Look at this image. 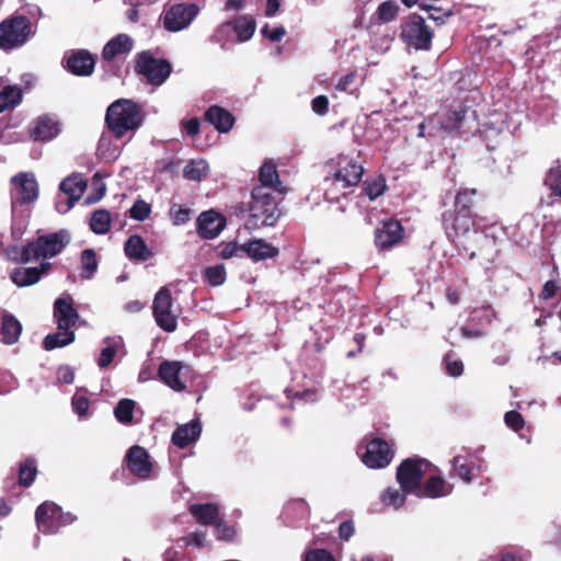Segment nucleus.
Masks as SVG:
<instances>
[{"label":"nucleus","mask_w":561,"mask_h":561,"mask_svg":"<svg viewBox=\"0 0 561 561\" xmlns=\"http://www.w3.org/2000/svg\"><path fill=\"white\" fill-rule=\"evenodd\" d=\"M476 190H461L458 192L455 198V209L466 213H471L470 207L472 205Z\"/></svg>","instance_id":"obj_48"},{"label":"nucleus","mask_w":561,"mask_h":561,"mask_svg":"<svg viewBox=\"0 0 561 561\" xmlns=\"http://www.w3.org/2000/svg\"><path fill=\"white\" fill-rule=\"evenodd\" d=\"M160 380L174 391L186 388L191 368L178 360H163L158 369Z\"/></svg>","instance_id":"obj_12"},{"label":"nucleus","mask_w":561,"mask_h":561,"mask_svg":"<svg viewBox=\"0 0 561 561\" xmlns=\"http://www.w3.org/2000/svg\"><path fill=\"white\" fill-rule=\"evenodd\" d=\"M182 167V160L179 158H172L163 163L160 169L161 173H178Z\"/></svg>","instance_id":"obj_64"},{"label":"nucleus","mask_w":561,"mask_h":561,"mask_svg":"<svg viewBox=\"0 0 561 561\" xmlns=\"http://www.w3.org/2000/svg\"><path fill=\"white\" fill-rule=\"evenodd\" d=\"M232 32L237 34L239 42L249 41L256 27L255 20L249 15H240L230 21Z\"/></svg>","instance_id":"obj_34"},{"label":"nucleus","mask_w":561,"mask_h":561,"mask_svg":"<svg viewBox=\"0 0 561 561\" xmlns=\"http://www.w3.org/2000/svg\"><path fill=\"white\" fill-rule=\"evenodd\" d=\"M201 128V123L197 117H192L185 122H183V129L185 130L187 136L194 137L198 134Z\"/></svg>","instance_id":"obj_62"},{"label":"nucleus","mask_w":561,"mask_h":561,"mask_svg":"<svg viewBox=\"0 0 561 561\" xmlns=\"http://www.w3.org/2000/svg\"><path fill=\"white\" fill-rule=\"evenodd\" d=\"M88 187L84 178H64L59 184V194L55 207L59 214L68 213Z\"/></svg>","instance_id":"obj_10"},{"label":"nucleus","mask_w":561,"mask_h":561,"mask_svg":"<svg viewBox=\"0 0 561 561\" xmlns=\"http://www.w3.org/2000/svg\"><path fill=\"white\" fill-rule=\"evenodd\" d=\"M134 47V41L125 33H121L110 39L103 47L102 58L112 61L121 55L128 54Z\"/></svg>","instance_id":"obj_25"},{"label":"nucleus","mask_w":561,"mask_h":561,"mask_svg":"<svg viewBox=\"0 0 561 561\" xmlns=\"http://www.w3.org/2000/svg\"><path fill=\"white\" fill-rule=\"evenodd\" d=\"M144 122L141 106L129 99H118L106 110L105 124L116 139L136 131Z\"/></svg>","instance_id":"obj_2"},{"label":"nucleus","mask_w":561,"mask_h":561,"mask_svg":"<svg viewBox=\"0 0 561 561\" xmlns=\"http://www.w3.org/2000/svg\"><path fill=\"white\" fill-rule=\"evenodd\" d=\"M49 267L48 263H43L37 267H16L10 273L11 280L19 287L30 286L37 283L41 275Z\"/></svg>","instance_id":"obj_30"},{"label":"nucleus","mask_w":561,"mask_h":561,"mask_svg":"<svg viewBox=\"0 0 561 561\" xmlns=\"http://www.w3.org/2000/svg\"><path fill=\"white\" fill-rule=\"evenodd\" d=\"M456 476L465 483H470L486 468L478 453H465L457 455L451 460Z\"/></svg>","instance_id":"obj_13"},{"label":"nucleus","mask_w":561,"mask_h":561,"mask_svg":"<svg viewBox=\"0 0 561 561\" xmlns=\"http://www.w3.org/2000/svg\"><path fill=\"white\" fill-rule=\"evenodd\" d=\"M335 171L333 175H364L365 169L358 154H339L334 160Z\"/></svg>","instance_id":"obj_28"},{"label":"nucleus","mask_w":561,"mask_h":561,"mask_svg":"<svg viewBox=\"0 0 561 561\" xmlns=\"http://www.w3.org/2000/svg\"><path fill=\"white\" fill-rule=\"evenodd\" d=\"M477 118V113L469 106L459 105L457 108H449L443 116L442 128L445 130L470 129L468 119Z\"/></svg>","instance_id":"obj_19"},{"label":"nucleus","mask_w":561,"mask_h":561,"mask_svg":"<svg viewBox=\"0 0 561 561\" xmlns=\"http://www.w3.org/2000/svg\"><path fill=\"white\" fill-rule=\"evenodd\" d=\"M37 473L36 465L33 459H26L20 468L19 481L20 484L28 486L34 481Z\"/></svg>","instance_id":"obj_45"},{"label":"nucleus","mask_w":561,"mask_h":561,"mask_svg":"<svg viewBox=\"0 0 561 561\" xmlns=\"http://www.w3.org/2000/svg\"><path fill=\"white\" fill-rule=\"evenodd\" d=\"M125 253L130 260L137 261H146L152 255L145 240L138 234L128 238L125 243Z\"/></svg>","instance_id":"obj_33"},{"label":"nucleus","mask_w":561,"mask_h":561,"mask_svg":"<svg viewBox=\"0 0 561 561\" xmlns=\"http://www.w3.org/2000/svg\"><path fill=\"white\" fill-rule=\"evenodd\" d=\"M408 493L409 492L403 491V489L401 486H399V488L390 486L381 493L380 500L385 505L390 506L394 510H398L403 506V504L405 502V495Z\"/></svg>","instance_id":"obj_39"},{"label":"nucleus","mask_w":561,"mask_h":561,"mask_svg":"<svg viewBox=\"0 0 561 561\" xmlns=\"http://www.w3.org/2000/svg\"><path fill=\"white\" fill-rule=\"evenodd\" d=\"M134 408L135 402L133 400L122 399L117 403L114 414L121 423H129L133 419Z\"/></svg>","instance_id":"obj_44"},{"label":"nucleus","mask_w":561,"mask_h":561,"mask_svg":"<svg viewBox=\"0 0 561 561\" xmlns=\"http://www.w3.org/2000/svg\"><path fill=\"white\" fill-rule=\"evenodd\" d=\"M453 492V485L448 483L438 472L431 471L424 479V484L421 485L416 493L417 497H444Z\"/></svg>","instance_id":"obj_18"},{"label":"nucleus","mask_w":561,"mask_h":561,"mask_svg":"<svg viewBox=\"0 0 561 561\" xmlns=\"http://www.w3.org/2000/svg\"><path fill=\"white\" fill-rule=\"evenodd\" d=\"M403 233L401 224L397 220H386L376 229L375 243L379 249H389L397 244Z\"/></svg>","instance_id":"obj_22"},{"label":"nucleus","mask_w":561,"mask_h":561,"mask_svg":"<svg viewBox=\"0 0 561 561\" xmlns=\"http://www.w3.org/2000/svg\"><path fill=\"white\" fill-rule=\"evenodd\" d=\"M135 71L144 77L147 83L159 87L172 72L171 64L164 58H156L150 51L144 50L136 57Z\"/></svg>","instance_id":"obj_6"},{"label":"nucleus","mask_w":561,"mask_h":561,"mask_svg":"<svg viewBox=\"0 0 561 561\" xmlns=\"http://www.w3.org/2000/svg\"><path fill=\"white\" fill-rule=\"evenodd\" d=\"M400 8L394 0H387L381 2L376 11V16L379 23H389L393 21Z\"/></svg>","instance_id":"obj_40"},{"label":"nucleus","mask_w":561,"mask_h":561,"mask_svg":"<svg viewBox=\"0 0 561 561\" xmlns=\"http://www.w3.org/2000/svg\"><path fill=\"white\" fill-rule=\"evenodd\" d=\"M112 216L106 209H98L92 213L90 218V228L96 234H105L110 231Z\"/></svg>","instance_id":"obj_38"},{"label":"nucleus","mask_w":561,"mask_h":561,"mask_svg":"<svg viewBox=\"0 0 561 561\" xmlns=\"http://www.w3.org/2000/svg\"><path fill=\"white\" fill-rule=\"evenodd\" d=\"M103 348L98 358V366L106 368L117 355H124V342L121 336L106 337L103 341Z\"/></svg>","instance_id":"obj_31"},{"label":"nucleus","mask_w":561,"mask_h":561,"mask_svg":"<svg viewBox=\"0 0 561 561\" xmlns=\"http://www.w3.org/2000/svg\"><path fill=\"white\" fill-rule=\"evenodd\" d=\"M401 39L416 50H428L432 46L433 32L419 14H412L401 26Z\"/></svg>","instance_id":"obj_8"},{"label":"nucleus","mask_w":561,"mask_h":561,"mask_svg":"<svg viewBox=\"0 0 561 561\" xmlns=\"http://www.w3.org/2000/svg\"><path fill=\"white\" fill-rule=\"evenodd\" d=\"M69 243V234L61 230L39 237L36 241L19 249H12L9 253L12 260L30 262L33 260L50 259L59 254Z\"/></svg>","instance_id":"obj_3"},{"label":"nucleus","mask_w":561,"mask_h":561,"mask_svg":"<svg viewBox=\"0 0 561 561\" xmlns=\"http://www.w3.org/2000/svg\"><path fill=\"white\" fill-rule=\"evenodd\" d=\"M257 175H278L277 163L273 159H266L260 167Z\"/></svg>","instance_id":"obj_63"},{"label":"nucleus","mask_w":561,"mask_h":561,"mask_svg":"<svg viewBox=\"0 0 561 561\" xmlns=\"http://www.w3.org/2000/svg\"><path fill=\"white\" fill-rule=\"evenodd\" d=\"M72 409L80 417H85L89 411V400L84 393L77 391L72 397Z\"/></svg>","instance_id":"obj_51"},{"label":"nucleus","mask_w":561,"mask_h":561,"mask_svg":"<svg viewBox=\"0 0 561 561\" xmlns=\"http://www.w3.org/2000/svg\"><path fill=\"white\" fill-rule=\"evenodd\" d=\"M215 531H216V537L219 540L230 541L236 536L234 528L229 526L226 522L220 520V519L216 523Z\"/></svg>","instance_id":"obj_54"},{"label":"nucleus","mask_w":561,"mask_h":561,"mask_svg":"<svg viewBox=\"0 0 561 561\" xmlns=\"http://www.w3.org/2000/svg\"><path fill=\"white\" fill-rule=\"evenodd\" d=\"M98 270V260L95 252L87 249L81 254V274L83 279H90Z\"/></svg>","instance_id":"obj_41"},{"label":"nucleus","mask_w":561,"mask_h":561,"mask_svg":"<svg viewBox=\"0 0 561 561\" xmlns=\"http://www.w3.org/2000/svg\"><path fill=\"white\" fill-rule=\"evenodd\" d=\"M95 67L94 56L85 50H71L65 58V68L78 77H88L93 73Z\"/></svg>","instance_id":"obj_16"},{"label":"nucleus","mask_w":561,"mask_h":561,"mask_svg":"<svg viewBox=\"0 0 561 561\" xmlns=\"http://www.w3.org/2000/svg\"><path fill=\"white\" fill-rule=\"evenodd\" d=\"M232 27L230 21L220 24L210 36V42L219 44L221 48H226L230 42Z\"/></svg>","instance_id":"obj_47"},{"label":"nucleus","mask_w":561,"mask_h":561,"mask_svg":"<svg viewBox=\"0 0 561 561\" xmlns=\"http://www.w3.org/2000/svg\"><path fill=\"white\" fill-rule=\"evenodd\" d=\"M57 379L62 383H72L75 380V371L69 366H60L57 370Z\"/></svg>","instance_id":"obj_61"},{"label":"nucleus","mask_w":561,"mask_h":561,"mask_svg":"<svg viewBox=\"0 0 561 561\" xmlns=\"http://www.w3.org/2000/svg\"><path fill=\"white\" fill-rule=\"evenodd\" d=\"M170 216L174 225H183L190 220L191 210L188 208H183L181 206L173 205L170 209Z\"/></svg>","instance_id":"obj_53"},{"label":"nucleus","mask_w":561,"mask_h":561,"mask_svg":"<svg viewBox=\"0 0 561 561\" xmlns=\"http://www.w3.org/2000/svg\"><path fill=\"white\" fill-rule=\"evenodd\" d=\"M60 131L59 123L50 116H39L30 129L31 136L35 140L48 141L55 138Z\"/></svg>","instance_id":"obj_26"},{"label":"nucleus","mask_w":561,"mask_h":561,"mask_svg":"<svg viewBox=\"0 0 561 561\" xmlns=\"http://www.w3.org/2000/svg\"><path fill=\"white\" fill-rule=\"evenodd\" d=\"M153 316L157 324L167 332H173L178 324V311L173 308L171 295L161 288L153 300Z\"/></svg>","instance_id":"obj_11"},{"label":"nucleus","mask_w":561,"mask_h":561,"mask_svg":"<svg viewBox=\"0 0 561 561\" xmlns=\"http://www.w3.org/2000/svg\"><path fill=\"white\" fill-rule=\"evenodd\" d=\"M21 332L22 325L19 320L5 310H0V340L5 344H13L19 340Z\"/></svg>","instance_id":"obj_27"},{"label":"nucleus","mask_w":561,"mask_h":561,"mask_svg":"<svg viewBox=\"0 0 561 561\" xmlns=\"http://www.w3.org/2000/svg\"><path fill=\"white\" fill-rule=\"evenodd\" d=\"M202 432L199 421L193 420L187 424H184L173 433L172 442L180 448L186 447L188 444L198 438Z\"/></svg>","instance_id":"obj_32"},{"label":"nucleus","mask_w":561,"mask_h":561,"mask_svg":"<svg viewBox=\"0 0 561 561\" xmlns=\"http://www.w3.org/2000/svg\"><path fill=\"white\" fill-rule=\"evenodd\" d=\"M199 7L195 3H175L164 11L163 26L167 31L179 32L186 28L197 16Z\"/></svg>","instance_id":"obj_9"},{"label":"nucleus","mask_w":561,"mask_h":561,"mask_svg":"<svg viewBox=\"0 0 561 561\" xmlns=\"http://www.w3.org/2000/svg\"><path fill=\"white\" fill-rule=\"evenodd\" d=\"M125 462L129 472L139 479L151 477L153 465L148 451L138 445L129 448L125 456Z\"/></svg>","instance_id":"obj_15"},{"label":"nucleus","mask_w":561,"mask_h":561,"mask_svg":"<svg viewBox=\"0 0 561 561\" xmlns=\"http://www.w3.org/2000/svg\"><path fill=\"white\" fill-rule=\"evenodd\" d=\"M443 225L447 236L456 239L469 232L474 225V220L471 213L455 209L444 215Z\"/></svg>","instance_id":"obj_17"},{"label":"nucleus","mask_w":561,"mask_h":561,"mask_svg":"<svg viewBox=\"0 0 561 561\" xmlns=\"http://www.w3.org/2000/svg\"><path fill=\"white\" fill-rule=\"evenodd\" d=\"M75 340V332L68 329H58L54 334H49L44 340V347L47 351H51L56 347H62Z\"/></svg>","instance_id":"obj_37"},{"label":"nucleus","mask_w":561,"mask_h":561,"mask_svg":"<svg viewBox=\"0 0 561 561\" xmlns=\"http://www.w3.org/2000/svg\"><path fill=\"white\" fill-rule=\"evenodd\" d=\"M431 471H436V467L426 459L410 458L398 467L397 480L403 491L416 495L422 481Z\"/></svg>","instance_id":"obj_5"},{"label":"nucleus","mask_w":561,"mask_h":561,"mask_svg":"<svg viewBox=\"0 0 561 561\" xmlns=\"http://www.w3.org/2000/svg\"><path fill=\"white\" fill-rule=\"evenodd\" d=\"M35 518L38 530L45 535L56 534L61 527L75 520V516L62 513L61 508L51 502L41 504L36 510Z\"/></svg>","instance_id":"obj_7"},{"label":"nucleus","mask_w":561,"mask_h":561,"mask_svg":"<svg viewBox=\"0 0 561 561\" xmlns=\"http://www.w3.org/2000/svg\"><path fill=\"white\" fill-rule=\"evenodd\" d=\"M54 316L57 321V329H68L76 324L79 316L72 306V298L65 295L56 299L54 304Z\"/></svg>","instance_id":"obj_21"},{"label":"nucleus","mask_w":561,"mask_h":561,"mask_svg":"<svg viewBox=\"0 0 561 561\" xmlns=\"http://www.w3.org/2000/svg\"><path fill=\"white\" fill-rule=\"evenodd\" d=\"M261 33L264 37L268 38L272 42H279L285 36L286 30L284 26H278L270 31L268 25L265 24L262 27Z\"/></svg>","instance_id":"obj_58"},{"label":"nucleus","mask_w":561,"mask_h":561,"mask_svg":"<svg viewBox=\"0 0 561 561\" xmlns=\"http://www.w3.org/2000/svg\"><path fill=\"white\" fill-rule=\"evenodd\" d=\"M260 183L252 191L250 211L253 226H273L279 218L278 202L287 192L280 178H259Z\"/></svg>","instance_id":"obj_1"},{"label":"nucleus","mask_w":561,"mask_h":561,"mask_svg":"<svg viewBox=\"0 0 561 561\" xmlns=\"http://www.w3.org/2000/svg\"><path fill=\"white\" fill-rule=\"evenodd\" d=\"M204 118L219 133H228L236 122L234 116L228 110L219 105L209 106L204 113Z\"/></svg>","instance_id":"obj_24"},{"label":"nucleus","mask_w":561,"mask_h":561,"mask_svg":"<svg viewBox=\"0 0 561 561\" xmlns=\"http://www.w3.org/2000/svg\"><path fill=\"white\" fill-rule=\"evenodd\" d=\"M312 111L318 115H324L329 111V100L325 95H318L311 102Z\"/></svg>","instance_id":"obj_59"},{"label":"nucleus","mask_w":561,"mask_h":561,"mask_svg":"<svg viewBox=\"0 0 561 561\" xmlns=\"http://www.w3.org/2000/svg\"><path fill=\"white\" fill-rule=\"evenodd\" d=\"M150 213H151L150 205L142 199L136 201L135 204L133 205V207L129 209L130 218L138 220V221H144L145 219H147L149 217Z\"/></svg>","instance_id":"obj_50"},{"label":"nucleus","mask_w":561,"mask_h":561,"mask_svg":"<svg viewBox=\"0 0 561 561\" xmlns=\"http://www.w3.org/2000/svg\"><path fill=\"white\" fill-rule=\"evenodd\" d=\"M446 370L448 375L458 377L463 371V364L460 359L455 358L453 355H447L445 358Z\"/></svg>","instance_id":"obj_55"},{"label":"nucleus","mask_w":561,"mask_h":561,"mask_svg":"<svg viewBox=\"0 0 561 561\" xmlns=\"http://www.w3.org/2000/svg\"><path fill=\"white\" fill-rule=\"evenodd\" d=\"M192 515L204 525L216 524L219 519V508L215 504H195L191 506Z\"/></svg>","instance_id":"obj_35"},{"label":"nucleus","mask_w":561,"mask_h":561,"mask_svg":"<svg viewBox=\"0 0 561 561\" xmlns=\"http://www.w3.org/2000/svg\"><path fill=\"white\" fill-rule=\"evenodd\" d=\"M88 186H90L91 193L88 194L85 204L91 205L101 201L106 191L103 178H92Z\"/></svg>","instance_id":"obj_43"},{"label":"nucleus","mask_w":561,"mask_h":561,"mask_svg":"<svg viewBox=\"0 0 561 561\" xmlns=\"http://www.w3.org/2000/svg\"><path fill=\"white\" fill-rule=\"evenodd\" d=\"M11 194L15 202L30 203L38 196V185L35 178H12Z\"/></svg>","instance_id":"obj_23"},{"label":"nucleus","mask_w":561,"mask_h":561,"mask_svg":"<svg viewBox=\"0 0 561 561\" xmlns=\"http://www.w3.org/2000/svg\"><path fill=\"white\" fill-rule=\"evenodd\" d=\"M545 186L550 191V196L561 202V178H546Z\"/></svg>","instance_id":"obj_57"},{"label":"nucleus","mask_w":561,"mask_h":561,"mask_svg":"<svg viewBox=\"0 0 561 561\" xmlns=\"http://www.w3.org/2000/svg\"><path fill=\"white\" fill-rule=\"evenodd\" d=\"M305 561H335L331 553L325 550L317 549L306 553Z\"/></svg>","instance_id":"obj_60"},{"label":"nucleus","mask_w":561,"mask_h":561,"mask_svg":"<svg viewBox=\"0 0 561 561\" xmlns=\"http://www.w3.org/2000/svg\"><path fill=\"white\" fill-rule=\"evenodd\" d=\"M420 8L424 11L431 12L428 14V19L435 21L437 24H444L446 20L451 16L453 12L450 10L442 12V10L434 5L420 4Z\"/></svg>","instance_id":"obj_52"},{"label":"nucleus","mask_w":561,"mask_h":561,"mask_svg":"<svg viewBox=\"0 0 561 561\" xmlns=\"http://www.w3.org/2000/svg\"><path fill=\"white\" fill-rule=\"evenodd\" d=\"M32 22L25 15H11L0 23V49L8 51L24 45L32 36Z\"/></svg>","instance_id":"obj_4"},{"label":"nucleus","mask_w":561,"mask_h":561,"mask_svg":"<svg viewBox=\"0 0 561 561\" xmlns=\"http://www.w3.org/2000/svg\"><path fill=\"white\" fill-rule=\"evenodd\" d=\"M226 226L225 217L214 210H207L197 219L198 234L204 239L216 238Z\"/></svg>","instance_id":"obj_20"},{"label":"nucleus","mask_w":561,"mask_h":561,"mask_svg":"<svg viewBox=\"0 0 561 561\" xmlns=\"http://www.w3.org/2000/svg\"><path fill=\"white\" fill-rule=\"evenodd\" d=\"M242 251L255 261L272 259L278 254L276 247L262 239H254L242 244Z\"/></svg>","instance_id":"obj_29"},{"label":"nucleus","mask_w":561,"mask_h":561,"mask_svg":"<svg viewBox=\"0 0 561 561\" xmlns=\"http://www.w3.org/2000/svg\"><path fill=\"white\" fill-rule=\"evenodd\" d=\"M209 165L206 160H191L183 169V175H207Z\"/></svg>","instance_id":"obj_49"},{"label":"nucleus","mask_w":561,"mask_h":561,"mask_svg":"<svg viewBox=\"0 0 561 561\" xmlns=\"http://www.w3.org/2000/svg\"><path fill=\"white\" fill-rule=\"evenodd\" d=\"M362 461L371 469H379L387 467L393 457V450L390 444L383 439H371L360 454Z\"/></svg>","instance_id":"obj_14"},{"label":"nucleus","mask_w":561,"mask_h":561,"mask_svg":"<svg viewBox=\"0 0 561 561\" xmlns=\"http://www.w3.org/2000/svg\"><path fill=\"white\" fill-rule=\"evenodd\" d=\"M506 425L515 432H518L524 427V419L516 411H510L505 413L504 416Z\"/></svg>","instance_id":"obj_56"},{"label":"nucleus","mask_w":561,"mask_h":561,"mask_svg":"<svg viewBox=\"0 0 561 561\" xmlns=\"http://www.w3.org/2000/svg\"><path fill=\"white\" fill-rule=\"evenodd\" d=\"M227 273L222 264L209 266L204 272V279L211 286H220L226 282Z\"/></svg>","instance_id":"obj_42"},{"label":"nucleus","mask_w":561,"mask_h":561,"mask_svg":"<svg viewBox=\"0 0 561 561\" xmlns=\"http://www.w3.org/2000/svg\"><path fill=\"white\" fill-rule=\"evenodd\" d=\"M23 92L19 85H5L0 91V113L13 108L22 102Z\"/></svg>","instance_id":"obj_36"},{"label":"nucleus","mask_w":561,"mask_h":561,"mask_svg":"<svg viewBox=\"0 0 561 561\" xmlns=\"http://www.w3.org/2000/svg\"><path fill=\"white\" fill-rule=\"evenodd\" d=\"M364 185L369 199L377 198L386 191L385 178H367Z\"/></svg>","instance_id":"obj_46"}]
</instances>
